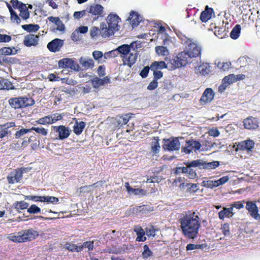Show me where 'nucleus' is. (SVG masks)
<instances>
[{
  "mask_svg": "<svg viewBox=\"0 0 260 260\" xmlns=\"http://www.w3.org/2000/svg\"><path fill=\"white\" fill-rule=\"evenodd\" d=\"M183 235L189 239L197 238L201 226L199 213L189 210L182 214L179 219Z\"/></svg>",
  "mask_w": 260,
  "mask_h": 260,
  "instance_id": "1",
  "label": "nucleus"
},
{
  "mask_svg": "<svg viewBox=\"0 0 260 260\" xmlns=\"http://www.w3.org/2000/svg\"><path fill=\"white\" fill-rule=\"evenodd\" d=\"M120 18L116 14H110L107 18L108 27L103 23L101 25V35L103 38L114 35L119 29L118 25Z\"/></svg>",
  "mask_w": 260,
  "mask_h": 260,
  "instance_id": "2",
  "label": "nucleus"
},
{
  "mask_svg": "<svg viewBox=\"0 0 260 260\" xmlns=\"http://www.w3.org/2000/svg\"><path fill=\"white\" fill-rule=\"evenodd\" d=\"M39 234L33 229L25 230L20 232L11 233L8 236V239L16 243H22L30 241L36 239Z\"/></svg>",
  "mask_w": 260,
  "mask_h": 260,
  "instance_id": "3",
  "label": "nucleus"
},
{
  "mask_svg": "<svg viewBox=\"0 0 260 260\" xmlns=\"http://www.w3.org/2000/svg\"><path fill=\"white\" fill-rule=\"evenodd\" d=\"M192 58L186 51H184L172 59H169L168 63L170 64V68L175 70L185 66L191 62Z\"/></svg>",
  "mask_w": 260,
  "mask_h": 260,
  "instance_id": "4",
  "label": "nucleus"
},
{
  "mask_svg": "<svg viewBox=\"0 0 260 260\" xmlns=\"http://www.w3.org/2000/svg\"><path fill=\"white\" fill-rule=\"evenodd\" d=\"M8 102L10 106L15 109L26 108L35 104L32 98L26 96L12 98L9 100Z\"/></svg>",
  "mask_w": 260,
  "mask_h": 260,
  "instance_id": "5",
  "label": "nucleus"
},
{
  "mask_svg": "<svg viewBox=\"0 0 260 260\" xmlns=\"http://www.w3.org/2000/svg\"><path fill=\"white\" fill-rule=\"evenodd\" d=\"M30 169L29 168L21 167L14 170L7 177L8 183L14 184L19 182L22 178L23 173L28 172Z\"/></svg>",
  "mask_w": 260,
  "mask_h": 260,
  "instance_id": "6",
  "label": "nucleus"
},
{
  "mask_svg": "<svg viewBox=\"0 0 260 260\" xmlns=\"http://www.w3.org/2000/svg\"><path fill=\"white\" fill-rule=\"evenodd\" d=\"M162 148L169 151L178 150L180 147V143L178 138L171 137L169 139H164Z\"/></svg>",
  "mask_w": 260,
  "mask_h": 260,
  "instance_id": "7",
  "label": "nucleus"
},
{
  "mask_svg": "<svg viewBox=\"0 0 260 260\" xmlns=\"http://www.w3.org/2000/svg\"><path fill=\"white\" fill-rule=\"evenodd\" d=\"M187 52L190 55L191 58H196L201 56V47L196 41L192 40L186 47Z\"/></svg>",
  "mask_w": 260,
  "mask_h": 260,
  "instance_id": "8",
  "label": "nucleus"
},
{
  "mask_svg": "<svg viewBox=\"0 0 260 260\" xmlns=\"http://www.w3.org/2000/svg\"><path fill=\"white\" fill-rule=\"evenodd\" d=\"M245 208L251 217L256 220H260V214L258 213V208L256 204V202L246 201Z\"/></svg>",
  "mask_w": 260,
  "mask_h": 260,
  "instance_id": "9",
  "label": "nucleus"
},
{
  "mask_svg": "<svg viewBox=\"0 0 260 260\" xmlns=\"http://www.w3.org/2000/svg\"><path fill=\"white\" fill-rule=\"evenodd\" d=\"M201 145L198 141L190 139L186 141L185 146L181 148V152L185 154H189L193 150H198L201 148Z\"/></svg>",
  "mask_w": 260,
  "mask_h": 260,
  "instance_id": "10",
  "label": "nucleus"
},
{
  "mask_svg": "<svg viewBox=\"0 0 260 260\" xmlns=\"http://www.w3.org/2000/svg\"><path fill=\"white\" fill-rule=\"evenodd\" d=\"M88 13H90L92 16H94L95 19L102 17L103 15L104 7L100 4H93L86 8Z\"/></svg>",
  "mask_w": 260,
  "mask_h": 260,
  "instance_id": "11",
  "label": "nucleus"
},
{
  "mask_svg": "<svg viewBox=\"0 0 260 260\" xmlns=\"http://www.w3.org/2000/svg\"><path fill=\"white\" fill-rule=\"evenodd\" d=\"M131 113L117 115L113 120V124L115 128H120L123 125L127 124L131 118Z\"/></svg>",
  "mask_w": 260,
  "mask_h": 260,
  "instance_id": "12",
  "label": "nucleus"
},
{
  "mask_svg": "<svg viewBox=\"0 0 260 260\" xmlns=\"http://www.w3.org/2000/svg\"><path fill=\"white\" fill-rule=\"evenodd\" d=\"M254 146V142L253 141L248 139L239 142L236 150L237 151L239 150L249 152L252 151Z\"/></svg>",
  "mask_w": 260,
  "mask_h": 260,
  "instance_id": "13",
  "label": "nucleus"
},
{
  "mask_svg": "<svg viewBox=\"0 0 260 260\" xmlns=\"http://www.w3.org/2000/svg\"><path fill=\"white\" fill-rule=\"evenodd\" d=\"M54 131L58 134V139L59 140H64L70 136L71 131L69 127L63 125L59 126H53Z\"/></svg>",
  "mask_w": 260,
  "mask_h": 260,
  "instance_id": "14",
  "label": "nucleus"
},
{
  "mask_svg": "<svg viewBox=\"0 0 260 260\" xmlns=\"http://www.w3.org/2000/svg\"><path fill=\"white\" fill-rule=\"evenodd\" d=\"M214 96V93L212 89L210 88H206L200 100V104L201 105H205L210 103L213 100Z\"/></svg>",
  "mask_w": 260,
  "mask_h": 260,
  "instance_id": "15",
  "label": "nucleus"
},
{
  "mask_svg": "<svg viewBox=\"0 0 260 260\" xmlns=\"http://www.w3.org/2000/svg\"><path fill=\"white\" fill-rule=\"evenodd\" d=\"M39 38V35L29 34L25 36L23 44L25 46L28 47L36 46L38 44Z\"/></svg>",
  "mask_w": 260,
  "mask_h": 260,
  "instance_id": "16",
  "label": "nucleus"
},
{
  "mask_svg": "<svg viewBox=\"0 0 260 260\" xmlns=\"http://www.w3.org/2000/svg\"><path fill=\"white\" fill-rule=\"evenodd\" d=\"M243 123L244 128L249 130L257 129L259 124L257 119L252 116L244 119Z\"/></svg>",
  "mask_w": 260,
  "mask_h": 260,
  "instance_id": "17",
  "label": "nucleus"
},
{
  "mask_svg": "<svg viewBox=\"0 0 260 260\" xmlns=\"http://www.w3.org/2000/svg\"><path fill=\"white\" fill-rule=\"evenodd\" d=\"M58 66L61 68H70L78 70L79 66L71 58H63L58 61Z\"/></svg>",
  "mask_w": 260,
  "mask_h": 260,
  "instance_id": "18",
  "label": "nucleus"
},
{
  "mask_svg": "<svg viewBox=\"0 0 260 260\" xmlns=\"http://www.w3.org/2000/svg\"><path fill=\"white\" fill-rule=\"evenodd\" d=\"M62 45V40L59 39H55L48 43L47 48L50 51L56 52L60 50Z\"/></svg>",
  "mask_w": 260,
  "mask_h": 260,
  "instance_id": "19",
  "label": "nucleus"
},
{
  "mask_svg": "<svg viewBox=\"0 0 260 260\" xmlns=\"http://www.w3.org/2000/svg\"><path fill=\"white\" fill-rule=\"evenodd\" d=\"M213 14H214L213 9L206 6L205 10L201 13L200 20L203 22H206L211 18Z\"/></svg>",
  "mask_w": 260,
  "mask_h": 260,
  "instance_id": "20",
  "label": "nucleus"
},
{
  "mask_svg": "<svg viewBox=\"0 0 260 260\" xmlns=\"http://www.w3.org/2000/svg\"><path fill=\"white\" fill-rule=\"evenodd\" d=\"M165 60L169 62V60H168L167 57L165 58ZM150 66L151 70L158 71V70L168 68V67L170 68V64H169L168 62L166 63V62L164 61H155L151 64Z\"/></svg>",
  "mask_w": 260,
  "mask_h": 260,
  "instance_id": "21",
  "label": "nucleus"
},
{
  "mask_svg": "<svg viewBox=\"0 0 260 260\" xmlns=\"http://www.w3.org/2000/svg\"><path fill=\"white\" fill-rule=\"evenodd\" d=\"M210 66L209 63L204 62L196 68L195 72L197 74L206 76L208 75L210 72Z\"/></svg>",
  "mask_w": 260,
  "mask_h": 260,
  "instance_id": "22",
  "label": "nucleus"
},
{
  "mask_svg": "<svg viewBox=\"0 0 260 260\" xmlns=\"http://www.w3.org/2000/svg\"><path fill=\"white\" fill-rule=\"evenodd\" d=\"M134 232L136 233L137 237L136 241L138 242H144L146 240V237L145 236V231L140 225H136L134 229Z\"/></svg>",
  "mask_w": 260,
  "mask_h": 260,
  "instance_id": "23",
  "label": "nucleus"
},
{
  "mask_svg": "<svg viewBox=\"0 0 260 260\" xmlns=\"http://www.w3.org/2000/svg\"><path fill=\"white\" fill-rule=\"evenodd\" d=\"M127 57H125V64H127L129 68L134 64L137 61L138 54L137 51L134 50V52H129L127 54Z\"/></svg>",
  "mask_w": 260,
  "mask_h": 260,
  "instance_id": "24",
  "label": "nucleus"
},
{
  "mask_svg": "<svg viewBox=\"0 0 260 260\" xmlns=\"http://www.w3.org/2000/svg\"><path fill=\"white\" fill-rule=\"evenodd\" d=\"M48 20L52 23H54L55 25H57V27L56 28V30L59 31H64L65 29V26L63 24L62 21L60 19V18L58 17H53V16H50L48 17Z\"/></svg>",
  "mask_w": 260,
  "mask_h": 260,
  "instance_id": "25",
  "label": "nucleus"
},
{
  "mask_svg": "<svg viewBox=\"0 0 260 260\" xmlns=\"http://www.w3.org/2000/svg\"><path fill=\"white\" fill-rule=\"evenodd\" d=\"M128 19L133 27L137 26L140 22V16L138 13L134 11H132L130 12V15Z\"/></svg>",
  "mask_w": 260,
  "mask_h": 260,
  "instance_id": "26",
  "label": "nucleus"
},
{
  "mask_svg": "<svg viewBox=\"0 0 260 260\" xmlns=\"http://www.w3.org/2000/svg\"><path fill=\"white\" fill-rule=\"evenodd\" d=\"M153 141L151 144V150L153 155L158 153L160 150V145L159 143V137H153Z\"/></svg>",
  "mask_w": 260,
  "mask_h": 260,
  "instance_id": "27",
  "label": "nucleus"
},
{
  "mask_svg": "<svg viewBox=\"0 0 260 260\" xmlns=\"http://www.w3.org/2000/svg\"><path fill=\"white\" fill-rule=\"evenodd\" d=\"M85 125V123L84 121L78 122L76 120L73 126L74 133L77 135H79L83 132Z\"/></svg>",
  "mask_w": 260,
  "mask_h": 260,
  "instance_id": "28",
  "label": "nucleus"
},
{
  "mask_svg": "<svg viewBox=\"0 0 260 260\" xmlns=\"http://www.w3.org/2000/svg\"><path fill=\"white\" fill-rule=\"evenodd\" d=\"M29 204L28 203L24 201H16L13 204V207L18 212H21V210H24L28 209Z\"/></svg>",
  "mask_w": 260,
  "mask_h": 260,
  "instance_id": "29",
  "label": "nucleus"
},
{
  "mask_svg": "<svg viewBox=\"0 0 260 260\" xmlns=\"http://www.w3.org/2000/svg\"><path fill=\"white\" fill-rule=\"evenodd\" d=\"M182 173L186 174L187 175V177L190 179H193L197 177V173L196 171L192 168L187 167H183V168L181 169Z\"/></svg>",
  "mask_w": 260,
  "mask_h": 260,
  "instance_id": "30",
  "label": "nucleus"
},
{
  "mask_svg": "<svg viewBox=\"0 0 260 260\" xmlns=\"http://www.w3.org/2000/svg\"><path fill=\"white\" fill-rule=\"evenodd\" d=\"M19 10L20 11L19 16L23 19L26 20L29 18L30 16L29 12L25 4L21 5Z\"/></svg>",
  "mask_w": 260,
  "mask_h": 260,
  "instance_id": "31",
  "label": "nucleus"
},
{
  "mask_svg": "<svg viewBox=\"0 0 260 260\" xmlns=\"http://www.w3.org/2000/svg\"><path fill=\"white\" fill-rule=\"evenodd\" d=\"M7 6L10 13L11 20L13 22H16L17 24H19L21 22L19 17L18 16L16 12L13 10L10 4H8Z\"/></svg>",
  "mask_w": 260,
  "mask_h": 260,
  "instance_id": "32",
  "label": "nucleus"
},
{
  "mask_svg": "<svg viewBox=\"0 0 260 260\" xmlns=\"http://www.w3.org/2000/svg\"><path fill=\"white\" fill-rule=\"evenodd\" d=\"M233 208H225L224 207L223 210L219 212L218 216L219 219L223 220L225 217H229L231 214L232 213Z\"/></svg>",
  "mask_w": 260,
  "mask_h": 260,
  "instance_id": "33",
  "label": "nucleus"
},
{
  "mask_svg": "<svg viewBox=\"0 0 260 260\" xmlns=\"http://www.w3.org/2000/svg\"><path fill=\"white\" fill-rule=\"evenodd\" d=\"M130 51V46L127 44L122 45L117 48L118 54L120 53L124 56L127 55Z\"/></svg>",
  "mask_w": 260,
  "mask_h": 260,
  "instance_id": "34",
  "label": "nucleus"
},
{
  "mask_svg": "<svg viewBox=\"0 0 260 260\" xmlns=\"http://www.w3.org/2000/svg\"><path fill=\"white\" fill-rule=\"evenodd\" d=\"M186 192L189 193L196 192L199 189V186L197 183H186Z\"/></svg>",
  "mask_w": 260,
  "mask_h": 260,
  "instance_id": "35",
  "label": "nucleus"
},
{
  "mask_svg": "<svg viewBox=\"0 0 260 260\" xmlns=\"http://www.w3.org/2000/svg\"><path fill=\"white\" fill-rule=\"evenodd\" d=\"M105 182V181H99L96 182V183H94L91 185H85L83 186H81L80 187V192H83V193H89L91 191V190H84L85 189H90L91 187H97L98 184H100L101 185H102Z\"/></svg>",
  "mask_w": 260,
  "mask_h": 260,
  "instance_id": "36",
  "label": "nucleus"
},
{
  "mask_svg": "<svg viewBox=\"0 0 260 260\" xmlns=\"http://www.w3.org/2000/svg\"><path fill=\"white\" fill-rule=\"evenodd\" d=\"M241 31V26L237 24L232 30L230 37L233 39H237L239 37Z\"/></svg>",
  "mask_w": 260,
  "mask_h": 260,
  "instance_id": "37",
  "label": "nucleus"
},
{
  "mask_svg": "<svg viewBox=\"0 0 260 260\" xmlns=\"http://www.w3.org/2000/svg\"><path fill=\"white\" fill-rule=\"evenodd\" d=\"M22 28L28 31V32H31V31H37L39 30L40 28V26L38 24H24L22 25Z\"/></svg>",
  "mask_w": 260,
  "mask_h": 260,
  "instance_id": "38",
  "label": "nucleus"
},
{
  "mask_svg": "<svg viewBox=\"0 0 260 260\" xmlns=\"http://www.w3.org/2000/svg\"><path fill=\"white\" fill-rule=\"evenodd\" d=\"M37 122L38 123L43 125L53 123L52 116L50 115L40 118Z\"/></svg>",
  "mask_w": 260,
  "mask_h": 260,
  "instance_id": "39",
  "label": "nucleus"
},
{
  "mask_svg": "<svg viewBox=\"0 0 260 260\" xmlns=\"http://www.w3.org/2000/svg\"><path fill=\"white\" fill-rule=\"evenodd\" d=\"M155 51L158 55L167 56L169 54L167 48L163 46H156Z\"/></svg>",
  "mask_w": 260,
  "mask_h": 260,
  "instance_id": "40",
  "label": "nucleus"
},
{
  "mask_svg": "<svg viewBox=\"0 0 260 260\" xmlns=\"http://www.w3.org/2000/svg\"><path fill=\"white\" fill-rule=\"evenodd\" d=\"M65 246L67 249L72 252H80L82 251V247H79L71 243H67Z\"/></svg>",
  "mask_w": 260,
  "mask_h": 260,
  "instance_id": "41",
  "label": "nucleus"
},
{
  "mask_svg": "<svg viewBox=\"0 0 260 260\" xmlns=\"http://www.w3.org/2000/svg\"><path fill=\"white\" fill-rule=\"evenodd\" d=\"M12 84L8 82L7 79L0 77V90L6 89L9 90L12 89Z\"/></svg>",
  "mask_w": 260,
  "mask_h": 260,
  "instance_id": "42",
  "label": "nucleus"
},
{
  "mask_svg": "<svg viewBox=\"0 0 260 260\" xmlns=\"http://www.w3.org/2000/svg\"><path fill=\"white\" fill-rule=\"evenodd\" d=\"M219 165V162L218 161H214L208 163H202V166L204 169H215Z\"/></svg>",
  "mask_w": 260,
  "mask_h": 260,
  "instance_id": "43",
  "label": "nucleus"
},
{
  "mask_svg": "<svg viewBox=\"0 0 260 260\" xmlns=\"http://www.w3.org/2000/svg\"><path fill=\"white\" fill-rule=\"evenodd\" d=\"M144 251L142 252V257L143 258H147L150 256H152L153 252L150 249L149 246L145 244L143 246Z\"/></svg>",
  "mask_w": 260,
  "mask_h": 260,
  "instance_id": "44",
  "label": "nucleus"
},
{
  "mask_svg": "<svg viewBox=\"0 0 260 260\" xmlns=\"http://www.w3.org/2000/svg\"><path fill=\"white\" fill-rule=\"evenodd\" d=\"M223 81L224 83H226L228 85L236 82L235 79V75L234 74H230L224 77Z\"/></svg>",
  "mask_w": 260,
  "mask_h": 260,
  "instance_id": "45",
  "label": "nucleus"
},
{
  "mask_svg": "<svg viewBox=\"0 0 260 260\" xmlns=\"http://www.w3.org/2000/svg\"><path fill=\"white\" fill-rule=\"evenodd\" d=\"M59 201L58 198L52 196H42V202L50 203H57Z\"/></svg>",
  "mask_w": 260,
  "mask_h": 260,
  "instance_id": "46",
  "label": "nucleus"
},
{
  "mask_svg": "<svg viewBox=\"0 0 260 260\" xmlns=\"http://www.w3.org/2000/svg\"><path fill=\"white\" fill-rule=\"evenodd\" d=\"M155 232L156 230L152 225L145 228V233L148 237H154L155 235Z\"/></svg>",
  "mask_w": 260,
  "mask_h": 260,
  "instance_id": "47",
  "label": "nucleus"
},
{
  "mask_svg": "<svg viewBox=\"0 0 260 260\" xmlns=\"http://www.w3.org/2000/svg\"><path fill=\"white\" fill-rule=\"evenodd\" d=\"M80 62L82 66L86 69L92 68L94 65V62L92 59L80 61Z\"/></svg>",
  "mask_w": 260,
  "mask_h": 260,
  "instance_id": "48",
  "label": "nucleus"
},
{
  "mask_svg": "<svg viewBox=\"0 0 260 260\" xmlns=\"http://www.w3.org/2000/svg\"><path fill=\"white\" fill-rule=\"evenodd\" d=\"M30 130L34 131L37 133L39 134L44 136H47L48 134V129H47L44 127H32L30 128Z\"/></svg>",
  "mask_w": 260,
  "mask_h": 260,
  "instance_id": "49",
  "label": "nucleus"
},
{
  "mask_svg": "<svg viewBox=\"0 0 260 260\" xmlns=\"http://www.w3.org/2000/svg\"><path fill=\"white\" fill-rule=\"evenodd\" d=\"M186 167L191 168V167H200L202 166V163L200 159L193 160L192 161L185 163Z\"/></svg>",
  "mask_w": 260,
  "mask_h": 260,
  "instance_id": "50",
  "label": "nucleus"
},
{
  "mask_svg": "<svg viewBox=\"0 0 260 260\" xmlns=\"http://www.w3.org/2000/svg\"><path fill=\"white\" fill-rule=\"evenodd\" d=\"M41 209L36 205H31L29 208L27 209V212L30 214H38L41 212Z\"/></svg>",
  "mask_w": 260,
  "mask_h": 260,
  "instance_id": "51",
  "label": "nucleus"
},
{
  "mask_svg": "<svg viewBox=\"0 0 260 260\" xmlns=\"http://www.w3.org/2000/svg\"><path fill=\"white\" fill-rule=\"evenodd\" d=\"M79 247H82V250H83L84 248H87L89 251H92L94 248V242L93 241L85 242Z\"/></svg>",
  "mask_w": 260,
  "mask_h": 260,
  "instance_id": "52",
  "label": "nucleus"
},
{
  "mask_svg": "<svg viewBox=\"0 0 260 260\" xmlns=\"http://www.w3.org/2000/svg\"><path fill=\"white\" fill-rule=\"evenodd\" d=\"M102 80L98 77L93 78L92 80H91V83L93 87L97 88L100 86L103 85V82L102 81Z\"/></svg>",
  "mask_w": 260,
  "mask_h": 260,
  "instance_id": "53",
  "label": "nucleus"
},
{
  "mask_svg": "<svg viewBox=\"0 0 260 260\" xmlns=\"http://www.w3.org/2000/svg\"><path fill=\"white\" fill-rule=\"evenodd\" d=\"M221 230L222 234L225 236H229L230 235V225L228 223H225L221 225Z\"/></svg>",
  "mask_w": 260,
  "mask_h": 260,
  "instance_id": "54",
  "label": "nucleus"
},
{
  "mask_svg": "<svg viewBox=\"0 0 260 260\" xmlns=\"http://www.w3.org/2000/svg\"><path fill=\"white\" fill-rule=\"evenodd\" d=\"M13 54V50L11 47H4L0 49V54L2 55H10Z\"/></svg>",
  "mask_w": 260,
  "mask_h": 260,
  "instance_id": "55",
  "label": "nucleus"
},
{
  "mask_svg": "<svg viewBox=\"0 0 260 260\" xmlns=\"http://www.w3.org/2000/svg\"><path fill=\"white\" fill-rule=\"evenodd\" d=\"M231 63L230 62H219L217 64V67L223 71H228L231 67Z\"/></svg>",
  "mask_w": 260,
  "mask_h": 260,
  "instance_id": "56",
  "label": "nucleus"
},
{
  "mask_svg": "<svg viewBox=\"0 0 260 260\" xmlns=\"http://www.w3.org/2000/svg\"><path fill=\"white\" fill-rule=\"evenodd\" d=\"M229 178L228 176H223L217 180L214 181L216 187L222 185L228 181Z\"/></svg>",
  "mask_w": 260,
  "mask_h": 260,
  "instance_id": "57",
  "label": "nucleus"
},
{
  "mask_svg": "<svg viewBox=\"0 0 260 260\" xmlns=\"http://www.w3.org/2000/svg\"><path fill=\"white\" fill-rule=\"evenodd\" d=\"M151 70V66L145 67L140 73V75L142 78H145L148 76L149 70Z\"/></svg>",
  "mask_w": 260,
  "mask_h": 260,
  "instance_id": "58",
  "label": "nucleus"
},
{
  "mask_svg": "<svg viewBox=\"0 0 260 260\" xmlns=\"http://www.w3.org/2000/svg\"><path fill=\"white\" fill-rule=\"evenodd\" d=\"M246 202L245 200L235 202L232 204L231 207L233 208L234 207L238 209H242L244 207L243 203H246Z\"/></svg>",
  "mask_w": 260,
  "mask_h": 260,
  "instance_id": "59",
  "label": "nucleus"
},
{
  "mask_svg": "<svg viewBox=\"0 0 260 260\" xmlns=\"http://www.w3.org/2000/svg\"><path fill=\"white\" fill-rule=\"evenodd\" d=\"M202 185L205 187L213 188L216 187L214 181L207 180L202 182Z\"/></svg>",
  "mask_w": 260,
  "mask_h": 260,
  "instance_id": "60",
  "label": "nucleus"
},
{
  "mask_svg": "<svg viewBox=\"0 0 260 260\" xmlns=\"http://www.w3.org/2000/svg\"><path fill=\"white\" fill-rule=\"evenodd\" d=\"M30 131V129L22 128L20 130L16 132L15 134V138L16 139H18L20 138L22 136L27 133Z\"/></svg>",
  "mask_w": 260,
  "mask_h": 260,
  "instance_id": "61",
  "label": "nucleus"
},
{
  "mask_svg": "<svg viewBox=\"0 0 260 260\" xmlns=\"http://www.w3.org/2000/svg\"><path fill=\"white\" fill-rule=\"evenodd\" d=\"M179 38L181 41L182 44L185 45V47L193 40L192 39L188 38L184 35L181 36Z\"/></svg>",
  "mask_w": 260,
  "mask_h": 260,
  "instance_id": "62",
  "label": "nucleus"
},
{
  "mask_svg": "<svg viewBox=\"0 0 260 260\" xmlns=\"http://www.w3.org/2000/svg\"><path fill=\"white\" fill-rule=\"evenodd\" d=\"M153 75V80L157 81L158 80L161 78L163 76V73L160 71L152 70Z\"/></svg>",
  "mask_w": 260,
  "mask_h": 260,
  "instance_id": "63",
  "label": "nucleus"
},
{
  "mask_svg": "<svg viewBox=\"0 0 260 260\" xmlns=\"http://www.w3.org/2000/svg\"><path fill=\"white\" fill-rule=\"evenodd\" d=\"M12 39L10 36L8 35H2L0 34V42L1 43H7L9 42Z\"/></svg>",
  "mask_w": 260,
  "mask_h": 260,
  "instance_id": "64",
  "label": "nucleus"
}]
</instances>
